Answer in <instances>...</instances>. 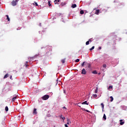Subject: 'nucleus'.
I'll return each mask as SVG.
<instances>
[{
    "label": "nucleus",
    "instance_id": "1",
    "mask_svg": "<svg viewBox=\"0 0 127 127\" xmlns=\"http://www.w3.org/2000/svg\"><path fill=\"white\" fill-rule=\"evenodd\" d=\"M42 100L44 101H46L49 99V96L48 95H45L42 97Z\"/></svg>",
    "mask_w": 127,
    "mask_h": 127
},
{
    "label": "nucleus",
    "instance_id": "2",
    "mask_svg": "<svg viewBox=\"0 0 127 127\" xmlns=\"http://www.w3.org/2000/svg\"><path fill=\"white\" fill-rule=\"evenodd\" d=\"M17 99V95H14L12 99V102H14V101H15Z\"/></svg>",
    "mask_w": 127,
    "mask_h": 127
},
{
    "label": "nucleus",
    "instance_id": "3",
    "mask_svg": "<svg viewBox=\"0 0 127 127\" xmlns=\"http://www.w3.org/2000/svg\"><path fill=\"white\" fill-rule=\"evenodd\" d=\"M125 124V120H120V125L121 126H123Z\"/></svg>",
    "mask_w": 127,
    "mask_h": 127
},
{
    "label": "nucleus",
    "instance_id": "4",
    "mask_svg": "<svg viewBox=\"0 0 127 127\" xmlns=\"http://www.w3.org/2000/svg\"><path fill=\"white\" fill-rule=\"evenodd\" d=\"M86 73L87 72H86V70L85 69V68L82 69L81 74H82L83 75H86Z\"/></svg>",
    "mask_w": 127,
    "mask_h": 127
},
{
    "label": "nucleus",
    "instance_id": "5",
    "mask_svg": "<svg viewBox=\"0 0 127 127\" xmlns=\"http://www.w3.org/2000/svg\"><path fill=\"white\" fill-rule=\"evenodd\" d=\"M16 3L17 2L15 1V0H13L11 2V5H12V6H15V5H16Z\"/></svg>",
    "mask_w": 127,
    "mask_h": 127
},
{
    "label": "nucleus",
    "instance_id": "6",
    "mask_svg": "<svg viewBox=\"0 0 127 127\" xmlns=\"http://www.w3.org/2000/svg\"><path fill=\"white\" fill-rule=\"evenodd\" d=\"M37 109L36 108H34L33 112V115H37Z\"/></svg>",
    "mask_w": 127,
    "mask_h": 127
},
{
    "label": "nucleus",
    "instance_id": "7",
    "mask_svg": "<svg viewBox=\"0 0 127 127\" xmlns=\"http://www.w3.org/2000/svg\"><path fill=\"white\" fill-rule=\"evenodd\" d=\"M75 7H77V4H72L71 5L72 8H75Z\"/></svg>",
    "mask_w": 127,
    "mask_h": 127
},
{
    "label": "nucleus",
    "instance_id": "8",
    "mask_svg": "<svg viewBox=\"0 0 127 127\" xmlns=\"http://www.w3.org/2000/svg\"><path fill=\"white\" fill-rule=\"evenodd\" d=\"M5 16L6 17V20H7V21H10V19L9 18L8 15H6Z\"/></svg>",
    "mask_w": 127,
    "mask_h": 127
},
{
    "label": "nucleus",
    "instance_id": "9",
    "mask_svg": "<svg viewBox=\"0 0 127 127\" xmlns=\"http://www.w3.org/2000/svg\"><path fill=\"white\" fill-rule=\"evenodd\" d=\"M90 42H92L91 39H90L89 41H88L86 42V45H89V44H90Z\"/></svg>",
    "mask_w": 127,
    "mask_h": 127
},
{
    "label": "nucleus",
    "instance_id": "10",
    "mask_svg": "<svg viewBox=\"0 0 127 127\" xmlns=\"http://www.w3.org/2000/svg\"><path fill=\"white\" fill-rule=\"evenodd\" d=\"M82 105H89V103H87V101H85L82 103Z\"/></svg>",
    "mask_w": 127,
    "mask_h": 127
},
{
    "label": "nucleus",
    "instance_id": "11",
    "mask_svg": "<svg viewBox=\"0 0 127 127\" xmlns=\"http://www.w3.org/2000/svg\"><path fill=\"white\" fill-rule=\"evenodd\" d=\"M103 119L104 121H106V120H107V116H106V114H104Z\"/></svg>",
    "mask_w": 127,
    "mask_h": 127
},
{
    "label": "nucleus",
    "instance_id": "12",
    "mask_svg": "<svg viewBox=\"0 0 127 127\" xmlns=\"http://www.w3.org/2000/svg\"><path fill=\"white\" fill-rule=\"evenodd\" d=\"M99 12H100V10L97 9V10H96V11H95V14L98 15L99 13Z\"/></svg>",
    "mask_w": 127,
    "mask_h": 127
},
{
    "label": "nucleus",
    "instance_id": "13",
    "mask_svg": "<svg viewBox=\"0 0 127 127\" xmlns=\"http://www.w3.org/2000/svg\"><path fill=\"white\" fill-rule=\"evenodd\" d=\"M46 48H49V51H51V47L48 46L47 47H46Z\"/></svg>",
    "mask_w": 127,
    "mask_h": 127
},
{
    "label": "nucleus",
    "instance_id": "14",
    "mask_svg": "<svg viewBox=\"0 0 127 127\" xmlns=\"http://www.w3.org/2000/svg\"><path fill=\"white\" fill-rule=\"evenodd\" d=\"M60 118H61V119L63 120V121H64L65 120V118L64 117H63V115H61Z\"/></svg>",
    "mask_w": 127,
    "mask_h": 127
},
{
    "label": "nucleus",
    "instance_id": "15",
    "mask_svg": "<svg viewBox=\"0 0 127 127\" xmlns=\"http://www.w3.org/2000/svg\"><path fill=\"white\" fill-rule=\"evenodd\" d=\"M61 0H55L54 2L55 3V4H56L57 3V2H59Z\"/></svg>",
    "mask_w": 127,
    "mask_h": 127
},
{
    "label": "nucleus",
    "instance_id": "16",
    "mask_svg": "<svg viewBox=\"0 0 127 127\" xmlns=\"http://www.w3.org/2000/svg\"><path fill=\"white\" fill-rule=\"evenodd\" d=\"M5 112H8V107L7 106L5 107Z\"/></svg>",
    "mask_w": 127,
    "mask_h": 127
},
{
    "label": "nucleus",
    "instance_id": "17",
    "mask_svg": "<svg viewBox=\"0 0 127 127\" xmlns=\"http://www.w3.org/2000/svg\"><path fill=\"white\" fill-rule=\"evenodd\" d=\"M101 106H102V111H104V104L103 103H101Z\"/></svg>",
    "mask_w": 127,
    "mask_h": 127
},
{
    "label": "nucleus",
    "instance_id": "18",
    "mask_svg": "<svg viewBox=\"0 0 127 127\" xmlns=\"http://www.w3.org/2000/svg\"><path fill=\"white\" fill-rule=\"evenodd\" d=\"M94 49H95V46L92 47V48L90 49V51H92V50H94Z\"/></svg>",
    "mask_w": 127,
    "mask_h": 127
},
{
    "label": "nucleus",
    "instance_id": "19",
    "mask_svg": "<svg viewBox=\"0 0 127 127\" xmlns=\"http://www.w3.org/2000/svg\"><path fill=\"white\" fill-rule=\"evenodd\" d=\"M110 99H111V102H113L114 101V97L113 96H110Z\"/></svg>",
    "mask_w": 127,
    "mask_h": 127
},
{
    "label": "nucleus",
    "instance_id": "20",
    "mask_svg": "<svg viewBox=\"0 0 127 127\" xmlns=\"http://www.w3.org/2000/svg\"><path fill=\"white\" fill-rule=\"evenodd\" d=\"M80 14H84V11L83 10H80Z\"/></svg>",
    "mask_w": 127,
    "mask_h": 127
},
{
    "label": "nucleus",
    "instance_id": "21",
    "mask_svg": "<svg viewBox=\"0 0 127 127\" xmlns=\"http://www.w3.org/2000/svg\"><path fill=\"white\" fill-rule=\"evenodd\" d=\"M92 73L93 74H97L98 73V72H97L96 70H94L92 72Z\"/></svg>",
    "mask_w": 127,
    "mask_h": 127
},
{
    "label": "nucleus",
    "instance_id": "22",
    "mask_svg": "<svg viewBox=\"0 0 127 127\" xmlns=\"http://www.w3.org/2000/svg\"><path fill=\"white\" fill-rule=\"evenodd\" d=\"M85 63H86L85 62H83V63L81 64V67H84V65H85Z\"/></svg>",
    "mask_w": 127,
    "mask_h": 127
},
{
    "label": "nucleus",
    "instance_id": "23",
    "mask_svg": "<svg viewBox=\"0 0 127 127\" xmlns=\"http://www.w3.org/2000/svg\"><path fill=\"white\" fill-rule=\"evenodd\" d=\"M111 89H113V86H112V85L109 86L108 87L109 90H110Z\"/></svg>",
    "mask_w": 127,
    "mask_h": 127
},
{
    "label": "nucleus",
    "instance_id": "24",
    "mask_svg": "<svg viewBox=\"0 0 127 127\" xmlns=\"http://www.w3.org/2000/svg\"><path fill=\"white\" fill-rule=\"evenodd\" d=\"M95 94H97L98 93V87H96L95 90Z\"/></svg>",
    "mask_w": 127,
    "mask_h": 127
},
{
    "label": "nucleus",
    "instance_id": "25",
    "mask_svg": "<svg viewBox=\"0 0 127 127\" xmlns=\"http://www.w3.org/2000/svg\"><path fill=\"white\" fill-rule=\"evenodd\" d=\"M80 61V60L79 59H76L75 61V62L76 63H78Z\"/></svg>",
    "mask_w": 127,
    "mask_h": 127
},
{
    "label": "nucleus",
    "instance_id": "26",
    "mask_svg": "<svg viewBox=\"0 0 127 127\" xmlns=\"http://www.w3.org/2000/svg\"><path fill=\"white\" fill-rule=\"evenodd\" d=\"M7 77H8V74H6L4 76V78L5 79V78H7Z\"/></svg>",
    "mask_w": 127,
    "mask_h": 127
},
{
    "label": "nucleus",
    "instance_id": "27",
    "mask_svg": "<svg viewBox=\"0 0 127 127\" xmlns=\"http://www.w3.org/2000/svg\"><path fill=\"white\" fill-rule=\"evenodd\" d=\"M61 61H62V63H63V64L65 63V59L62 60Z\"/></svg>",
    "mask_w": 127,
    "mask_h": 127
},
{
    "label": "nucleus",
    "instance_id": "28",
    "mask_svg": "<svg viewBox=\"0 0 127 127\" xmlns=\"http://www.w3.org/2000/svg\"><path fill=\"white\" fill-rule=\"evenodd\" d=\"M97 97H98V95H97V94L93 95V98H97Z\"/></svg>",
    "mask_w": 127,
    "mask_h": 127
},
{
    "label": "nucleus",
    "instance_id": "29",
    "mask_svg": "<svg viewBox=\"0 0 127 127\" xmlns=\"http://www.w3.org/2000/svg\"><path fill=\"white\" fill-rule=\"evenodd\" d=\"M83 111H85L87 113H90V111L85 110V109H83Z\"/></svg>",
    "mask_w": 127,
    "mask_h": 127
},
{
    "label": "nucleus",
    "instance_id": "30",
    "mask_svg": "<svg viewBox=\"0 0 127 127\" xmlns=\"http://www.w3.org/2000/svg\"><path fill=\"white\" fill-rule=\"evenodd\" d=\"M48 4H49V6H51V3H50V1H48Z\"/></svg>",
    "mask_w": 127,
    "mask_h": 127
},
{
    "label": "nucleus",
    "instance_id": "31",
    "mask_svg": "<svg viewBox=\"0 0 127 127\" xmlns=\"http://www.w3.org/2000/svg\"><path fill=\"white\" fill-rule=\"evenodd\" d=\"M88 68L90 69L91 68V64H88Z\"/></svg>",
    "mask_w": 127,
    "mask_h": 127
},
{
    "label": "nucleus",
    "instance_id": "32",
    "mask_svg": "<svg viewBox=\"0 0 127 127\" xmlns=\"http://www.w3.org/2000/svg\"><path fill=\"white\" fill-rule=\"evenodd\" d=\"M34 3H35L36 6H38V4H37V2H34Z\"/></svg>",
    "mask_w": 127,
    "mask_h": 127
},
{
    "label": "nucleus",
    "instance_id": "33",
    "mask_svg": "<svg viewBox=\"0 0 127 127\" xmlns=\"http://www.w3.org/2000/svg\"><path fill=\"white\" fill-rule=\"evenodd\" d=\"M37 56H38V55H36L34 57H32V58H35L36 57H37Z\"/></svg>",
    "mask_w": 127,
    "mask_h": 127
},
{
    "label": "nucleus",
    "instance_id": "34",
    "mask_svg": "<svg viewBox=\"0 0 127 127\" xmlns=\"http://www.w3.org/2000/svg\"><path fill=\"white\" fill-rule=\"evenodd\" d=\"M122 109H123V110H126V109H125V108H127L126 106H122Z\"/></svg>",
    "mask_w": 127,
    "mask_h": 127
},
{
    "label": "nucleus",
    "instance_id": "35",
    "mask_svg": "<svg viewBox=\"0 0 127 127\" xmlns=\"http://www.w3.org/2000/svg\"><path fill=\"white\" fill-rule=\"evenodd\" d=\"M103 68H106V67H107V65L106 64H103Z\"/></svg>",
    "mask_w": 127,
    "mask_h": 127
},
{
    "label": "nucleus",
    "instance_id": "36",
    "mask_svg": "<svg viewBox=\"0 0 127 127\" xmlns=\"http://www.w3.org/2000/svg\"><path fill=\"white\" fill-rule=\"evenodd\" d=\"M65 3H61L62 5H65Z\"/></svg>",
    "mask_w": 127,
    "mask_h": 127
},
{
    "label": "nucleus",
    "instance_id": "37",
    "mask_svg": "<svg viewBox=\"0 0 127 127\" xmlns=\"http://www.w3.org/2000/svg\"><path fill=\"white\" fill-rule=\"evenodd\" d=\"M63 110H64V109L67 110V108H66L65 107H64L63 108Z\"/></svg>",
    "mask_w": 127,
    "mask_h": 127
},
{
    "label": "nucleus",
    "instance_id": "38",
    "mask_svg": "<svg viewBox=\"0 0 127 127\" xmlns=\"http://www.w3.org/2000/svg\"><path fill=\"white\" fill-rule=\"evenodd\" d=\"M67 125H69V119H67Z\"/></svg>",
    "mask_w": 127,
    "mask_h": 127
},
{
    "label": "nucleus",
    "instance_id": "39",
    "mask_svg": "<svg viewBox=\"0 0 127 127\" xmlns=\"http://www.w3.org/2000/svg\"><path fill=\"white\" fill-rule=\"evenodd\" d=\"M64 127H68V125H67V124H65V125H64Z\"/></svg>",
    "mask_w": 127,
    "mask_h": 127
},
{
    "label": "nucleus",
    "instance_id": "40",
    "mask_svg": "<svg viewBox=\"0 0 127 127\" xmlns=\"http://www.w3.org/2000/svg\"><path fill=\"white\" fill-rule=\"evenodd\" d=\"M99 50H101V49H102V47H99Z\"/></svg>",
    "mask_w": 127,
    "mask_h": 127
},
{
    "label": "nucleus",
    "instance_id": "41",
    "mask_svg": "<svg viewBox=\"0 0 127 127\" xmlns=\"http://www.w3.org/2000/svg\"><path fill=\"white\" fill-rule=\"evenodd\" d=\"M15 1L16 2H18V0H15Z\"/></svg>",
    "mask_w": 127,
    "mask_h": 127
},
{
    "label": "nucleus",
    "instance_id": "42",
    "mask_svg": "<svg viewBox=\"0 0 127 127\" xmlns=\"http://www.w3.org/2000/svg\"><path fill=\"white\" fill-rule=\"evenodd\" d=\"M64 94H66V91L64 90Z\"/></svg>",
    "mask_w": 127,
    "mask_h": 127
},
{
    "label": "nucleus",
    "instance_id": "43",
    "mask_svg": "<svg viewBox=\"0 0 127 127\" xmlns=\"http://www.w3.org/2000/svg\"><path fill=\"white\" fill-rule=\"evenodd\" d=\"M19 29H20V28H17V30H19Z\"/></svg>",
    "mask_w": 127,
    "mask_h": 127
},
{
    "label": "nucleus",
    "instance_id": "44",
    "mask_svg": "<svg viewBox=\"0 0 127 127\" xmlns=\"http://www.w3.org/2000/svg\"><path fill=\"white\" fill-rule=\"evenodd\" d=\"M39 26H41V23H40Z\"/></svg>",
    "mask_w": 127,
    "mask_h": 127
},
{
    "label": "nucleus",
    "instance_id": "45",
    "mask_svg": "<svg viewBox=\"0 0 127 127\" xmlns=\"http://www.w3.org/2000/svg\"><path fill=\"white\" fill-rule=\"evenodd\" d=\"M27 66H28L27 64H26V67H27Z\"/></svg>",
    "mask_w": 127,
    "mask_h": 127
},
{
    "label": "nucleus",
    "instance_id": "46",
    "mask_svg": "<svg viewBox=\"0 0 127 127\" xmlns=\"http://www.w3.org/2000/svg\"><path fill=\"white\" fill-rule=\"evenodd\" d=\"M11 78H12V76H11L10 77V79H11Z\"/></svg>",
    "mask_w": 127,
    "mask_h": 127
},
{
    "label": "nucleus",
    "instance_id": "47",
    "mask_svg": "<svg viewBox=\"0 0 127 127\" xmlns=\"http://www.w3.org/2000/svg\"><path fill=\"white\" fill-rule=\"evenodd\" d=\"M26 63L27 64V63H28V62H26Z\"/></svg>",
    "mask_w": 127,
    "mask_h": 127
},
{
    "label": "nucleus",
    "instance_id": "48",
    "mask_svg": "<svg viewBox=\"0 0 127 127\" xmlns=\"http://www.w3.org/2000/svg\"><path fill=\"white\" fill-rule=\"evenodd\" d=\"M43 47H42V48H41V49H43Z\"/></svg>",
    "mask_w": 127,
    "mask_h": 127
},
{
    "label": "nucleus",
    "instance_id": "49",
    "mask_svg": "<svg viewBox=\"0 0 127 127\" xmlns=\"http://www.w3.org/2000/svg\"><path fill=\"white\" fill-rule=\"evenodd\" d=\"M39 33H40V31H39Z\"/></svg>",
    "mask_w": 127,
    "mask_h": 127
},
{
    "label": "nucleus",
    "instance_id": "50",
    "mask_svg": "<svg viewBox=\"0 0 127 127\" xmlns=\"http://www.w3.org/2000/svg\"><path fill=\"white\" fill-rule=\"evenodd\" d=\"M33 4H34V3H33Z\"/></svg>",
    "mask_w": 127,
    "mask_h": 127
},
{
    "label": "nucleus",
    "instance_id": "51",
    "mask_svg": "<svg viewBox=\"0 0 127 127\" xmlns=\"http://www.w3.org/2000/svg\"><path fill=\"white\" fill-rule=\"evenodd\" d=\"M62 21H63V20H62Z\"/></svg>",
    "mask_w": 127,
    "mask_h": 127
},
{
    "label": "nucleus",
    "instance_id": "52",
    "mask_svg": "<svg viewBox=\"0 0 127 127\" xmlns=\"http://www.w3.org/2000/svg\"><path fill=\"white\" fill-rule=\"evenodd\" d=\"M54 127H55V126H54Z\"/></svg>",
    "mask_w": 127,
    "mask_h": 127
}]
</instances>
